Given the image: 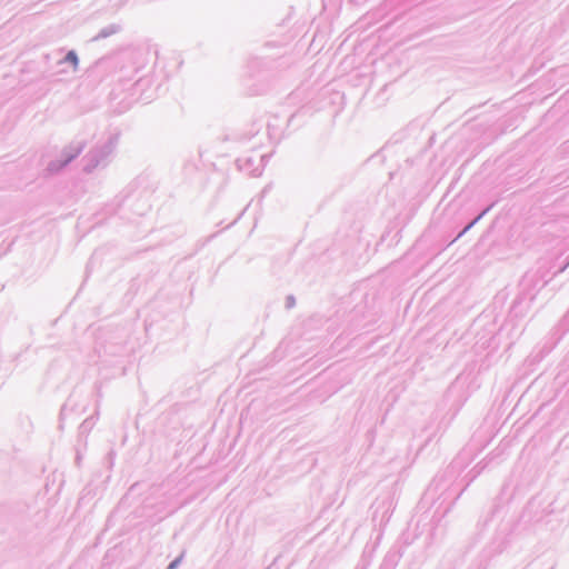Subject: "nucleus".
Masks as SVG:
<instances>
[{
	"instance_id": "nucleus-1",
	"label": "nucleus",
	"mask_w": 569,
	"mask_h": 569,
	"mask_svg": "<svg viewBox=\"0 0 569 569\" xmlns=\"http://www.w3.org/2000/svg\"><path fill=\"white\" fill-rule=\"evenodd\" d=\"M66 60L71 62L74 67L78 64V57L73 51L68 52Z\"/></svg>"
}]
</instances>
